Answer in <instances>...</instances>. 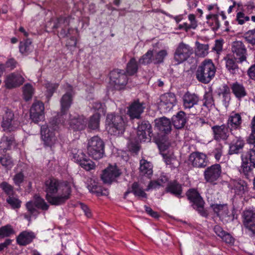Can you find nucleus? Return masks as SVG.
<instances>
[{
  "instance_id": "1",
  "label": "nucleus",
  "mask_w": 255,
  "mask_h": 255,
  "mask_svg": "<svg viewBox=\"0 0 255 255\" xmlns=\"http://www.w3.org/2000/svg\"><path fill=\"white\" fill-rule=\"evenodd\" d=\"M44 191L46 193V199L52 205L64 204L70 198L71 187L67 181L61 182L54 178H50L44 182Z\"/></svg>"
},
{
  "instance_id": "2",
  "label": "nucleus",
  "mask_w": 255,
  "mask_h": 255,
  "mask_svg": "<svg viewBox=\"0 0 255 255\" xmlns=\"http://www.w3.org/2000/svg\"><path fill=\"white\" fill-rule=\"evenodd\" d=\"M58 129L57 119H54L50 122L49 125L41 127V137L44 147H49L53 150L55 145L58 142Z\"/></svg>"
},
{
  "instance_id": "3",
  "label": "nucleus",
  "mask_w": 255,
  "mask_h": 255,
  "mask_svg": "<svg viewBox=\"0 0 255 255\" xmlns=\"http://www.w3.org/2000/svg\"><path fill=\"white\" fill-rule=\"evenodd\" d=\"M1 116V127L5 133L14 132L19 128L20 122L19 117L11 109L7 107L2 108Z\"/></svg>"
},
{
  "instance_id": "4",
  "label": "nucleus",
  "mask_w": 255,
  "mask_h": 255,
  "mask_svg": "<svg viewBox=\"0 0 255 255\" xmlns=\"http://www.w3.org/2000/svg\"><path fill=\"white\" fill-rule=\"evenodd\" d=\"M216 67L211 59L205 60L198 67L196 71L197 80L203 84H208L214 77Z\"/></svg>"
},
{
  "instance_id": "5",
  "label": "nucleus",
  "mask_w": 255,
  "mask_h": 255,
  "mask_svg": "<svg viewBox=\"0 0 255 255\" xmlns=\"http://www.w3.org/2000/svg\"><path fill=\"white\" fill-rule=\"evenodd\" d=\"M185 195L191 204L192 207L201 216L207 218L208 216V213L204 208L205 202L197 190L190 188L186 191Z\"/></svg>"
},
{
  "instance_id": "6",
  "label": "nucleus",
  "mask_w": 255,
  "mask_h": 255,
  "mask_svg": "<svg viewBox=\"0 0 255 255\" xmlns=\"http://www.w3.org/2000/svg\"><path fill=\"white\" fill-rule=\"evenodd\" d=\"M107 128L111 134L119 136L125 131V122L122 116L114 114H109L106 118Z\"/></svg>"
},
{
  "instance_id": "7",
  "label": "nucleus",
  "mask_w": 255,
  "mask_h": 255,
  "mask_svg": "<svg viewBox=\"0 0 255 255\" xmlns=\"http://www.w3.org/2000/svg\"><path fill=\"white\" fill-rule=\"evenodd\" d=\"M87 147L89 155L94 159L98 160L103 157L105 143L99 136H94L90 138Z\"/></svg>"
},
{
  "instance_id": "8",
  "label": "nucleus",
  "mask_w": 255,
  "mask_h": 255,
  "mask_svg": "<svg viewBox=\"0 0 255 255\" xmlns=\"http://www.w3.org/2000/svg\"><path fill=\"white\" fill-rule=\"evenodd\" d=\"M222 170L220 164L215 163L205 168L203 172L206 183L215 185L222 177Z\"/></svg>"
},
{
  "instance_id": "9",
  "label": "nucleus",
  "mask_w": 255,
  "mask_h": 255,
  "mask_svg": "<svg viewBox=\"0 0 255 255\" xmlns=\"http://www.w3.org/2000/svg\"><path fill=\"white\" fill-rule=\"evenodd\" d=\"M183 106L185 109H192L193 115H198L202 109L199 106L200 99L199 96L189 91L186 92L182 97Z\"/></svg>"
},
{
  "instance_id": "10",
  "label": "nucleus",
  "mask_w": 255,
  "mask_h": 255,
  "mask_svg": "<svg viewBox=\"0 0 255 255\" xmlns=\"http://www.w3.org/2000/svg\"><path fill=\"white\" fill-rule=\"evenodd\" d=\"M137 138L140 142H144L146 140H150L153 135L151 124L148 121L139 120L137 123Z\"/></svg>"
},
{
  "instance_id": "11",
  "label": "nucleus",
  "mask_w": 255,
  "mask_h": 255,
  "mask_svg": "<svg viewBox=\"0 0 255 255\" xmlns=\"http://www.w3.org/2000/svg\"><path fill=\"white\" fill-rule=\"evenodd\" d=\"M110 82L116 90L122 89L128 83V76L123 70H113L110 72Z\"/></svg>"
},
{
  "instance_id": "12",
  "label": "nucleus",
  "mask_w": 255,
  "mask_h": 255,
  "mask_svg": "<svg viewBox=\"0 0 255 255\" xmlns=\"http://www.w3.org/2000/svg\"><path fill=\"white\" fill-rule=\"evenodd\" d=\"M243 224L246 233L250 237L255 238V210H247L243 212Z\"/></svg>"
},
{
  "instance_id": "13",
  "label": "nucleus",
  "mask_w": 255,
  "mask_h": 255,
  "mask_svg": "<svg viewBox=\"0 0 255 255\" xmlns=\"http://www.w3.org/2000/svg\"><path fill=\"white\" fill-rule=\"evenodd\" d=\"M146 107V103L139 98L134 99L128 108L127 114L131 119H139Z\"/></svg>"
},
{
  "instance_id": "14",
  "label": "nucleus",
  "mask_w": 255,
  "mask_h": 255,
  "mask_svg": "<svg viewBox=\"0 0 255 255\" xmlns=\"http://www.w3.org/2000/svg\"><path fill=\"white\" fill-rule=\"evenodd\" d=\"M193 53V48L182 42L178 44L175 50L174 58L178 63H181L187 60Z\"/></svg>"
},
{
  "instance_id": "15",
  "label": "nucleus",
  "mask_w": 255,
  "mask_h": 255,
  "mask_svg": "<svg viewBox=\"0 0 255 255\" xmlns=\"http://www.w3.org/2000/svg\"><path fill=\"white\" fill-rule=\"evenodd\" d=\"M44 105L43 102L39 101H35L30 109V118L35 124L44 119Z\"/></svg>"
},
{
  "instance_id": "16",
  "label": "nucleus",
  "mask_w": 255,
  "mask_h": 255,
  "mask_svg": "<svg viewBox=\"0 0 255 255\" xmlns=\"http://www.w3.org/2000/svg\"><path fill=\"white\" fill-rule=\"evenodd\" d=\"M176 102V98L174 94L165 93L160 97L159 108L163 113H167L172 109Z\"/></svg>"
},
{
  "instance_id": "17",
  "label": "nucleus",
  "mask_w": 255,
  "mask_h": 255,
  "mask_svg": "<svg viewBox=\"0 0 255 255\" xmlns=\"http://www.w3.org/2000/svg\"><path fill=\"white\" fill-rule=\"evenodd\" d=\"M188 160L192 166L196 168H205L209 162L207 155L199 151L192 152L189 156Z\"/></svg>"
},
{
  "instance_id": "18",
  "label": "nucleus",
  "mask_w": 255,
  "mask_h": 255,
  "mask_svg": "<svg viewBox=\"0 0 255 255\" xmlns=\"http://www.w3.org/2000/svg\"><path fill=\"white\" fill-rule=\"evenodd\" d=\"M121 174L122 172L117 166L110 165L103 171L101 178L104 183L111 184Z\"/></svg>"
},
{
  "instance_id": "19",
  "label": "nucleus",
  "mask_w": 255,
  "mask_h": 255,
  "mask_svg": "<svg viewBox=\"0 0 255 255\" xmlns=\"http://www.w3.org/2000/svg\"><path fill=\"white\" fill-rule=\"evenodd\" d=\"M211 129L214 139L218 141L227 140L230 136V133L232 132L227 124L215 125L213 126Z\"/></svg>"
},
{
  "instance_id": "20",
  "label": "nucleus",
  "mask_w": 255,
  "mask_h": 255,
  "mask_svg": "<svg viewBox=\"0 0 255 255\" xmlns=\"http://www.w3.org/2000/svg\"><path fill=\"white\" fill-rule=\"evenodd\" d=\"M66 93L64 94L60 100L61 112L62 114H66L73 102V87L69 84H66Z\"/></svg>"
},
{
  "instance_id": "21",
  "label": "nucleus",
  "mask_w": 255,
  "mask_h": 255,
  "mask_svg": "<svg viewBox=\"0 0 255 255\" xmlns=\"http://www.w3.org/2000/svg\"><path fill=\"white\" fill-rule=\"evenodd\" d=\"M232 50L234 58L242 63L246 60L247 49L244 43L240 41H235L232 45Z\"/></svg>"
},
{
  "instance_id": "22",
  "label": "nucleus",
  "mask_w": 255,
  "mask_h": 255,
  "mask_svg": "<svg viewBox=\"0 0 255 255\" xmlns=\"http://www.w3.org/2000/svg\"><path fill=\"white\" fill-rule=\"evenodd\" d=\"M87 125V120L83 116L77 115L71 118L69 121L70 128L74 131L84 129Z\"/></svg>"
},
{
  "instance_id": "23",
  "label": "nucleus",
  "mask_w": 255,
  "mask_h": 255,
  "mask_svg": "<svg viewBox=\"0 0 255 255\" xmlns=\"http://www.w3.org/2000/svg\"><path fill=\"white\" fill-rule=\"evenodd\" d=\"M155 127L160 132V135H167L171 131V123L169 119L162 117L155 120Z\"/></svg>"
},
{
  "instance_id": "24",
  "label": "nucleus",
  "mask_w": 255,
  "mask_h": 255,
  "mask_svg": "<svg viewBox=\"0 0 255 255\" xmlns=\"http://www.w3.org/2000/svg\"><path fill=\"white\" fill-rule=\"evenodd\" d=\"M165 191L166 193H170L179 199L184 197L182 195V186L176 180H173L169 182L165 188Z\"/></svg>"
},
{
  "instance_id": "25",
  "label": "nucleus",
  "mask_w": 255,
  "mask_h": 255,
  "mask_svg": "<svg viewBox=\"0 0 255 255\" xmlns=\"http://www.w3.org/2000/svg\"><path fill=\"white\" fill-rule=\"evenodd\" d=\"M241 159L242 163L239 171L246 178L251 180L254 177L253 168L251 166L252 163L249 162V160L244 155L241 156Z\"/></svg>"
},
{
  "instance_id": "26",
  "label": "nucleus",
  "mask_w": 255,
  "mask_h": 255,
  "mask_svg": "<svg viewBox=\"0 0 255 255\" xmlns=\"http://www.w3.org/2000/svg\"><path fill=\"white\" fill-rule=\"evenodd\" d=\"M24 79L18 74L12 73L7 76L5 80L6 88L11 89L19 87L24 82Z\"/></svg>"
},
{
  "instance_id": "27",
  "label": "nucleus",
  "mask_w": 255,
  "mask_h": 255,
  "mask_svg": "<svg viewBox=\"0 0 255 255\" xmlns=\"http://www.w3.org/2000/svg\"><path fill=\"white\" fill-rule=\"evenodd\" d=\"M130 193L134 194L138 198H147V194L144 191L143 188L140 186L137 182H134L131 185L130 188H128L127 191L125 193L124 198L126 199L128 195Z\"/></svg>"
},
{
  "instance_id": "28",
  "label": "nucleus",
  "mask_w": 255,
  "mask_h": 255,
  "mask_svg": "<svg viewBox=\"0 0 255 255\" xmlns=\"http://www.w3.org/2000/svg\"><path fill=\"white\" fill-rule=\"evenodd\" d=\"M245 145V141L241 137L235 138L229 144L228 154H237L240 152Z\"/></svg>"
},
{
  "instance_id": "29",
  "label": "nucleus",
  "mask_w": 255,
  "mask_h": 255,
  "mask_svg": "<svg viewBox=\"0 0 255 255\" xmlns=\"http://www.w3.org/2000/svg\"><path fill=\"white\" fill-rule=\"evenodd\" d=\"M242 123V117L239 113H233L228 118L227 125L229 127L230 130L233 131L241 128Z\"/></svg>"
},
{
  "instance_id": "30",
  "label": "nucleus",
  "mask_w": 255,
  "mask_h": 255,
  "mask_svg": "<svg viewBox=\"0 0 255 255\" xmlns=\"http://www.w3.org/2000/svg\"><path fill=\"white\" fill-rule=\"evenodd\" d=\"M187 120L186 114L182 111L178 112L176 115H174L172 118V124L176 129L183 128Z\"/></svg>"
},
{
  "instance_id": "31",
  "label": "nucleus",
  "mask_w": 255,
  "mask_h": 255,
  "mask_svg": "<svg viewBox=\"0 0 255 255\" xmlns=\"http://www.w3.org/2000/svg\"><path fill=\"white\" fill-rule=\"evenodd\" d=\"M231 89L232 93L238 100H241L248 95L245 86L238 82L233 83L231 85Z\"/></svg>"
},
{
  "instance_id": "32",
  "label": "nucleus",
  "mask_w": 255,
  "mask_h": 255,
  "mask_svg": "<svg viewBox=\"0 0 255 255\" xmlns=\"http://www.w3.org/2000/svg\"><path fill=\"white\" fill-rule=\"evenodd\" d=\"M35 236L32 232L23 231L17 237L16 242L21 246H26L31 243Z\"/></svg>"
},
{
  "instance_id": "33",
  "label": "nucleus",
  "mask_w": 255,
  "mask_h": 255,
  "mask_svg": "<svg viewBox=\"0 0 255 255\" xmlns=\"http://www.w3.org/2000/svg\"><path fill=\"white\" fill-rule=\"evenodd\" d=\"M154 139L161 153L165 151L170 145V142L168 141V138L166 135H160L158 134Z\"/></svg>"
},
{
  "instance_id": "34",
  "label": "nucleus",
  "mask_w": 255,
  "mask_h": 255,
  "mask_svg": "<svg viewBox=\"0 0 255 255\" xmlns=\"http://www.w3.org/2000/svg\"><path fill=\"white\" fill-rule=\"evenodd\" d=\"M0 143L4 147V149H10L11 146L16 144V140L13 132L6 133L4 134L1 138Z\"/></svg>"
},
{
  "instance_id": "35",
  "label": "nucleus",
  "mask_w": 255,
  "mask_h": 255,
  "mask_svg": "<svg viewBox=\"0 0 255 255\" xmlns=\"http://www.w3.org/2000/svg\"><path fill=\"white\" fill-rule=\"evenodd\" d=\"M226 61V67L228 72L233 75L239 74L240 69L236 62L235 58L226 57L225 58Z\"/></svg>"
},
{
  "instance_id": "36",
  "label": "nucleus",
  "mask_w": 255,
  "mask_h": 255,
  "mask_svg": "<svg viewBox=\"0 0 255 255\" xmlns=\"http://www.w3.org/2000/svg\"><path fill=\"white\" fill-rule=\"evenodd\" d=\"M139 171L141 175L150 178L153 173L152 164L145 159H141L140 161Z\"/></svg>"
},
{
  "instance_id": "37",
  "label": "nucleus",
  "mask_w": 255,
  "mask_h": 255,
  "mask_svg": "<svg viewBox=\"0 0 255 255\" xmlns=\"http://www.w3.org/2000/svg\"><path fill=\"white\" fill-rule=\"evenodd\" d=\"M210 207L217 216L220 218L228 215L229 213L227 204H212L210 205Z\"/></svg>"
},
{
  "instance_id": "38",
  "label": "nucleus",
  "mask_w": 255,
  "mask_h": 255,
  "mask_svg": "<svg viewBox=\"0 0 255 255\" xmlns=\"http://www.w3.org/2000/svg\"><path fill=\"white\" fill-rule=\"evenodd\" d=\"M230 88L227 84H224L222 88L220 89V92L218 95L222 96V102L223 105L227 108L229 106L231 100Z\"/></svg>"
},
{
  "instance_id": "39",
  "label": "nucleus",
  "mask_w": 255,
  "mask_h": 255,
  "mask_svg": "<svg viewBox=\"0 0 255 255\" xmlns=\"http://www.w3.org/2000/svg\"><path fill=\"white\" fill-rule=\"evenodd\" d=\"M20 52L23 55H29L33 50V46L32 45V41L30 39H26L21 41L19 45Z\"/></svg>"
},
{
  "instance_id": "40",
  "label": "nucleus",
  "mask_w": 255,
  "mask_h": 255,
  "mask_svg": "<svg viewBox=\"0 0 255 255\" xmlns=\"http://www.w3.org/2000/svg\"><path fill=\"white\" fill-rule=\"evenodd\" d=\"M233 189L236 194L242 195L247 191V184L241 179L235 181L233 183Z\"/></svg>"
},
{
  "instance_id": "41",
  "label": "nucleus",
  "mask_w": 255,
  "mask_h": 255,
  "mask_svg": "<svg viewBox=\"0 0 255 255\" xmlns=\"http://www.w3.org/2000/svg\"><path fill=\"white\" fill-rule=\"evenodd\" d=\"M138 69V64L134 57L131 58L127 64L126 73L129 76L136 74Z\"/></svg>"
},
{
  "instance_id": "42",
  "label": "nucleus",
  "mask_w": 255,
  "mask_h": 255,
  "mask_svg": "<svg viewBox=\"0 0 255 255\" xmlns=\"http://www.w3.org/2000/svg\"><path fill=\"white\" fill-rule=\"evenodd\" d=\"M195 45L196 46L195 52L197 56L200 57H204L208 54V44H201L199 42L196 41Z\"/></svg>"
},
{
  "instance_id": "43",
  "label": "nucleus",
  "mask_w": 255,
  "mask_h": 255,
  "mask_svg": "<svg viewBox=\"0 0 255 255\" xmlns=\"http://www.w3.org/2000/svg\"><path fill=\"white\" fill-rule=\"evenodd\" d=\"M34 200L32 201L33 203L38 209H41L44 211L48 210L49 205L40 196L35 195L34 196Z\"/></svg>"
},
{
  "instance_id": "44",
  "label": "nucleus",
  "mask_w": 255,
  "mask_h": 255,
  "mask_svg": "<svg viewBox=\"0 0 255 255\" xmlns=\"http://www.w3.org/2000/svg\"><path fill=\"white\" fill-rule=\"evenodd\" d=\"M153 50H148L146 53L143 54L138 60L140 64L149 65L153 63Z\"/></svg>"
},
{
  "instance_id": "45",
  "label": "nucleus",
  "mask_w": 255,
  "mask_h": 255,
  "mask_svg": "<svg viewBox=\"0 0 255 255\" xmlns=\"http://www.w3.org/2000/svg\"><path fill=\"white\" fill-rule=\"evenodd\" d=\"M203 100L204 102H203V106L207 107L208 109L211 108L214 105V99L212 90L205 92L203 96Z\"/></svg>"
},
{
  "instance_id": "46",
  "label": "nucleus",
  "mask_w": 255,
  "mask_h": 255,
  "mask_svg": "<svg viewBox=\"0 0 255 255\" xmlns=\"http://www.w3.org/2000/svg\"><path fill=\"white\" fill-rule=\"evenodd\" d=\"M70 17L69 16H60L57 18L56 21L53 26V28L57 29L61 27L62 25H64V27L68 26L70 23Z\"/></svg>"
},
{
  "instance_id": "47",
  "label": "nucleus",
  "mask_w": 255,
  "mask_h": 255,
  "mask_svg": "<svg viewBox=\"0 0 255 255\" xmlns=\"http://www.w3.org/2000/svg\"><path fill=\"white\" fill-rule=\"evenodd\" d=\"M167 55V52L164 49L161 50L155 54L153 53V64L158 65L162 63Z\"/></svg>"
},
{
  "instance_id": "48",
  "label": "nucleus",
  "mask_w": 255,
  "mask_h": 255,
  "mask_svg": "<svg viewBox=\"0 0 255 255\" xmlns=\"http://www.w3.org/2000/svg\"><path fill=\"white\" fill-rule=\"evenodd\" d=\"M100 119V113H96L91 117L89 123L88 128L91 129H96L99 127Z\"/></svg>"
},
{
  "instance_id": "49",
  "label": "nucleus",
  "mask_w": 255,
  "mask_h": 255,
  "mask_svg": "<svg viewBox=\"0 0 255 255\" xmlns=\"http://www.w3.org/2000/svg\"><path fill=\"white\" fill-rule=\"evenodd\" d=\"M58 86V83H52L48 82L45 84V87L46 88V95L48 100L52 96Z\"/></svg>"
},
{
  "instance_id": "50",
  "label": "nucleus",
  "mask_w": 255,
  "mask_h": 255,
  "mask_svg": "<svg viewBox=\"0 0 255 255\" xmlns=\"http://www.w3.org/2000/svg\"><path fill=\"white\" fill-rule=\"evenodd\" d=\"M14 234V231L10 225H6L0 228V238L8 237Z\"/></svg>"
},
{
  "instance_id": "51",
  "label": "nucleus",
  "mask_w": 255,
  "mask_h": 255,
  "mask_svg": "<svg viewBox=\"0 0 255 255\" xmlns=\"http://www.w3.org/2000/svg\"><path fill=\"white\" fill-rule=\"evenodd\" d=\"M79 164L81 167L87 171L94 169L95 166L94 162L88 158L86 155L85 156V158H82V160L79 163Z\"/></svg>"
},
{
  "instance_id": "52",
  "label": "nucleus",
  "mask_w": 255,
  "mask_h": 255,
  "mask_svg": "<svg viewBox=\"0 0 255 255\" xmlns=\"http://www.w3.org/2000/svg\"><path fill=\"white\" fill-rule=\"evenodd\" d=\"M23 94L24 99L26 101L31 99L33 94V89L31 84H27L24 85L23 87Z\"/></svg>"
},
{
  "instance_id": "53",
  "label": "nucleus",
  "mask_w": 255,
  "mask_h": 255,
  "mask_svg": "<svg viewBox=\"0 0 255 255\" xmlns=\"http://www.w3.org/2000/svg\"><path fill=\"white\" fill-rule=\"evenodd\" d=\"M25 206L28 212L35 218H36L40 213L38 209L33 204L32 201H29L27 202Z\"/></svg>"
},
{
  "instance_id": "54",
  "label": "nucleus",
  "mask_w": 255,
  "mask_h": 255,
  "mask_svg": "<svg viewBox=\"0 0 255 255\" xmlns=\"http://www.w3.org/2000/svg\"><path fill=\"white\" fill-rule=\"evenodd\" d=\"M7 203L13 209H18L21 207V201L17 198L9 196L6 199Z\"/></svg>"
},
{
  "instance_id": "55",
  "label": "nucleus",
  "mask_w": 255,
  "mask_h": 255,
  "mask_svg": "<svg viewBox=\"0 0 255 255\" xmlns=\"http://www.w3.org/2000/svg\"><path fill=\"white\" fill-rule=\"evenodd\" d=\"M223 145L221 143L217 144L212 151L214 156L217 161H219L220 160L223 155Z\"/></svg>"
},
{
  "instance_id": "56",
  "label": "nucleus",
  "mask_w": 255,
  "mask_h": 255,
  "mask_svg": "<svg viewBox=\"0 0 255 255\" xmlns=\"http://www.w3.org/2000/svg\"><path fill=\"white\" fill-rule=\"evenodd\" d=\"M0 162L1 164L8 169H10L13 166L12 158L7 155H4L0 158Z\"/></svg>"
},
{
  "instance_id": "57",
  "label": "nucleus",
  "mask_w": 255,
  "mask_h": 255,
  "mask_svg": "<svg viewBox=\"0 0 255 255\" xmlns=\"http://www.w3.org/2000/svg\"><path fill=\"white\" fill-rule=\"evenodd\" d=\"M71 153L72 154V158L78 164L81 161L82 158H85V156H86V154L81 150L72 149Z\"/></svg>"
},
{
  "instance_id": "58",
  "label": "nucleus",
  "mask_w": 255,
  "mask_h": 255,
  "mask_svg": "<svg viewBox=\"0 0 255 255\" xmlns=\"http://www.w3.org/2000/svg\"><path fill=\"white\" fill-rule=\"evenodd\" d=\"M253 147L247 152L244 156L247 158L252 163L253 166L255 168V144H253Z\"/></svg>"
},
{
  "instance_id": "59",
  "label": "nucleus",
  "mask_w": 255,
  "mask_h": 255,
  "mask_svg": "<svg viewBox=\"0 0 255 255\" xmlns=\"http://www.w3.org/2000/svg\"><path fill=\"white\" fill-rule=\"evenodd\" d=\"M0 188L8 196L13 194V187L6 182H2L0 184Z\"/></svg>"
},
{
  "instance_id": "60",
  "label": "nucleus",
  "mask_w": 255,
  "mask_h": 255,
  "mask_svg": "<svg viewBox=\"0 0 255 255\" xmlns=\"http://www.w3.org/2000/svg\"><path fill=\"white\" fill-rule=\"evenodd\" d=\"M245 39L248 43L253 45H255V28L246 33Z\"/></svg>"
},
{
  "instance_id": "61",
  "label": "nucleus",
  "mask_w": 255,
  "mask_h": 255,
  "mask_svg": "<svg viewBox=\"0 0 255 255\" xmlns=\"http://www.w3.org/2000/svg\"><path fill=\"white\" fill-rule=\"evenodd\" d=\"M206 19L208 20L212 19L215 22V25L212 28L214 30H217L219 28L220 24L218 14H209L206 16Z\"/></svg>"
},
{
  "instance_id": "62",
  "label": "nucleus",
  "mask_w": 255,
  "mask_h": 255,
  "mask_svg": "<svg viewBox=\"0 0 255 255\" xmlns=\"http://www.w3.org/2000/svg\"><path fill=\"white\" fill-rule=\"evenodd\" d=\"M250 20V17L246 16L245 13L243 12H239L237 14L236 20L238 24L242 25L245 23L246 21H248Z\"/></svg>"
},
{
  "instance_id": "63",
  "label": "nucleus",
  "mask_w": 255,
  "mask_h": 255,
  "mask_svg": "<svg viewBox=\"0 0 255 255\" xmlns=\"http://www.w3.org/2000/svg\"><path fill=\"white\" fill-rule=\"evenodd\" d=\"M105 105L99 101L95 102L92 104V108L98 112L97 113H105Z\"/></svg>"
},
{
  "instance_id": "64",
  "label": "nucleus",
  "mask_w": 255,
  "mask_h": 255,
  "mask_svg": "<svg viewBox=\"0 0 255 255\" xmlns=\"http://www.w3.org/2000/svg\"><path fill=\"white\" fill-rule=\"evenodd\" d=\"M24 179V175L22 172L16 173L13 178L14 184L19 186L23 182Z\"/></svg>"
}]
</instances>
